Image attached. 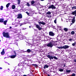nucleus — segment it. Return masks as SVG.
I'll return each mask as SVG.
<instances>
[{"mask_svg": "<svg viewBox=\"0 0 76 76\" xmlns=\"http://www.w3.org/2000/svg\"><path fill=\"white\" fill-rule=\"evenodd\" d=\"M47 46L49 47H52L53 46V45L51 42H50L49 44H48L47 45Z\"/></svg>", "mask_w": 76, "mask_h": 76, "instance_id": "0eeeda50", "label": "nucleus"}, {"mask_svg": "<svg viewBox=\"0 0 76 76\" xmlns=\"http://www.w3.org/2000/svg\"><path fill=\"white\" fill-rule=\"evenodd\" d=\"M71 14L73 15H75L76 14V10L72 12Z\"/></svg>", "mask_w": 76, "mask_h": 76, "instance_id": "a211bd4d", "label": "nucleus"}, {"mask_svg": "<svg viewBox=\"0 0 76 76\" xmlns=\"http://www.w3.org/2000/svg\"><path fill=\"white\" fill-rule=\"evenodd\" d=\"M76 42H74V43H73L72 44L73 46H75V45H76Z\"/></svg>", "mask_w": 76, "mask_h": 76, "instance_id": "473e14b6", "label": "nucleus"}, {"mask_svg": "<svg viewBox=\"0 0 76 76\" xmlns=\"http://www.w3.org/2000/svg\"><path fill=\"white\" fill-rule=\"evenodd\" d=\"M38 23L39 24H42V25H45V22H43L42 21L40 22V21H38Z\"/></svg>", "mask_w": 76, "mask_h": 76, "instance_id": "f8f14e48", "label": "nucleus"}, {"mask_svg": "<svg viewBox=\"0 0 76 76\" xmlns=\"http://www.w3.org/2000/svg\"><path fill=\"white\" fill-rule=\"evenodd\" d=\"M58 28L60 30L61 29V27L60 26H58Z\"/></svg>", "mask_w": 76, "mask_h": 76, "instance_id": "7c9ffc66", "label": "nucleus"}, {"mask_svg": "<svg viewBox=\"0 0 76 76\" xmlns=\"http://www.w3.org/2000/svg\"><path fill=\"white\" fill-rule=\"evenodd\" d=\"M6 58V57H5V58H4L5 59V58Z\"/></svg>", "mask_w": 76, "mask_h": 76, "instance_id": "864d4df0", "label": "nucleus"}, {"mask_svg": "<svg viewBox=\"0 0 76 76\" xmlns=\"http://www.w3.org/2000/svg\"><path fill=\"white\" fill-rule=\"evenodd\" d=\"M17 1H20V0H17Z\"/></svg>", "mask_w": 76, "mask_h": 76, "instance_id": "3c124183", "label": "nucleus"}, {"mask_svg": "<svg viewBox=\"0 0 76 76\" xmlns=\"http://www.w3.org/2000/svg\"><path fill=\"white\" fill-rule=\"evenodd\" d=\"M33 65H34V64H33Z\"/></svg>", "mask_w": 76, "mask_h": 76, "instance_id": "4d7b16f0", "label": "nucleus"}, {"mask_svg": "<svg viewBox=\"0 0 76 76\" xmlns=\"http://www.w3.org/2000/svg\"><path fill=\"white\" fill-rule=\"evenodd\" d=\"M19 23H20V21H19V20H17L16 21L15 23H13L12 25H15V26L17 27V26H18L19 24H20Z\"/></svg>", "mask_w": 76, "mask_h": 76, "instance_id": "7ed1b4c3", "label": "nucleus"}, {"mask_svg": "<svg viewBox=\"0 0 76 76\" xmlns=\"http://www.w3.org/2000/svg\"><path fill=\"white\" fill-rule=\"evenodd\" d=\"M1 41V40H0V42Z\"/></svg>", "mask_w": 76, "mask_h": 76, "instance_id": "5fc2aeb1", "label": "nucleus"}, {"mask_svg": "<svg viewBox=\"0 0 76 76\" xmlns=\"http://www.w3.org/2000/svg\"><path fill=\"white\" fill-rule=\"evenodd\" d=\"M49 35L50 36H52V37H54L55 34L52 31H50L49 33Z\"/></svg>", "mask_w": 76, "mask_h": 76, "instance_id": "1a4fd4ad", "label": "nucleus"}, {"mask_svg": "<svg viewBox=\"0 0 76 76\" xmlns=\"http://www.w3.org/2000/svg\"><path fill=\"white\" fill-rule=\"evenodd\" d=\"M48 67H49V66L47 65H45L44 66V69H46V68H48Z\"/></svg>", "mask_w": 76, "mask_h": 76, "instance_id": "f3484780", "label": "nucleus"}, {"mask_svg": "<svg viewBox=\"0 0 76 76\" xmlns=\"http://www.w3.org/2000/svg\"><path fill=\"white\" fill-rule=\"evenodd\" d=\"M9 6H10V3H8L6 5L7 8H8V7H9Z\"/></svg>", "mask_w": 76, "mask_h": 76, "instance_id": "aec40b11", "label": "nucleus"}, {"mask_svg": "<svg viewBox=\"0 0 76 76\" xmlns=\"http://www.w3.org/2000/svg\"><path fill=\"white\" fill-rule=\"evenodd\" d=\"M0 69H2V68L0 67Z\"/></svg>", "mask_w": 76, "mask_h": 76, "instance_id": "a18cd8bd", "label": "nucleus"}, {"mask_svg": "<svg viewBox=\"0 0 76 76\" xmlns=\"http://www.w3.org/2000/svg\"><path fill=\"white\" fill-rule=\"evenodd\" d=\"M47 17H48V18H51V15H47L46 16Z\"/></svg>", "mask_w": 76, "mask_h": 76, "instance_id": "c85d7f7f", "label": "nucleus"}, {"mask_svg": "<svg viewBox=\"0 0 76 76\" xmlns=\"http://www.w3.org/2000/svg\"><path fill=\"white\" fill-rule=\"evenodd\" d=\"M15 7H15V5H12V9H15Z\"/></svg>", "mask_w": 76, "mask_h": 76, "instance_id": "6ab92c4d", "label": "nucleus"}, {"mask_svg": "<svg viewBox=\"0 0 76 76\" xmlns=\"http://www.w3.org/2000/svg\"><path fill=\"white\" fill-rule=\"evenodd\" d=\"M7 64H8V65H10V64H9V63H7Z\"/></svg>", "mask_w": 76, "mask_h": 76, "instance_id": "49530a36", "label": "nucleus"}, {"mask_svg": "<svg viewBox=\"0 0 76 76\" xmlns=\"http://www.w3.org/2000/svg\"><path fill=\"white\" fill-rule=\"evenodd\" d=\"M8 70H9V69L8 68Z\"/></svg>", "mask_w": 76, "mask_h": 76, "instance_id": "603ef678", "label": "nucleus"}, {"mask_svg": "<svg viewBox=\"0 0 76 76\" xmlns=\"http://www.w3.org/2000/svg\"><path fill=\"white\" fill-rule=\"evenodd\" d=\"M2 38H3V37H2Z\"/></svg>", "mask_w": 76, "mask_h": 76, "instance_id": "6e6d98bb", "label": "nucleus"}, {"mask_svg": "<svg viewBox=\"0 0 76 76\" xmlns=\"http://www.w3.org/2000/svg\"><path fill=\"white\" fill-rule=\"evenodd\" d=\"M75 15V16H76V13Z\"/></svg>", "mask_w": 76, "mask_h": 76, "instance_id": "09e8293b", "label": "nucleus"}, {"mask_svg": "<svg viewBox=\"0 0 76 76\" xmlns=\"http://www.w3.org/2000/svg\"><path fill=\"white\" fill-rule=\"evenodd\" d=\"M57 47L58 48H59V49H60V48H61V49H63V46H62V47L61 46L60 47Z\"/></svg>", "mask_w": 76, "mask_h": 76, "instance_id": "393cba45", "label": "nucleus"}, {"mask_svg": "<svg viewBox=\"0 0 76 76\" xmlns=\"http://www.w3.org/2000/svg\"><path fill=\"white\" fill-rule=\"evenodd\" d=\"M46 56L47 57H48V58H49V59H50V60H51V59L52 60H53V58H54L55 59V60H57L58 59L56 57L53 56H51L50 55H47Z\"/></svg>", "mask_w": 76, "mask_h": 76, "instance_id": "f03ea898", "label": "nucleus"}, {"mask_svg": "<svg viewBox=\"0 0 76 76\" xmlns=\"http://www.w3.org/2000/svg\"><path fill=\"white\" fill-rule=\"evenodd\" d=\"M64 30L66 32H67V31H68V28H64Z\"/></svg>", "mask_w": 76, "mask_h": 76, "instance_id": "5701e85b", "label": "nucleus"}, {"mask_svg": "<svg viewBox=\"0 0 76 76\" xmlns=\"http://www.w3.org/2000/svg\"><path fill=\"white\" fill-rule=\"evenodd\" d=\"M17 1L18 2V4H20V1Z\"/></svg>", "mask_w": 76, "mask_h": 76, "instance_id": "72a5a7b5", "label": "nucleus"}, {"mask_svg": "<svg viewBox=\"0 0 76 76\" xmlns=\"http://www.w3.org/2000/svg\"><path fill=\"white\" fill-rule=\"evenodd\" d=\"M23 76H27L26 75H24Z\"/></svg>", "mask_w": 76, "mask_h": 76, "instance_id": "c03bdc74", "label": "nucleus"}, {"mask_svg": "<svg viewBox=\"0 0 76 76\" xmlns=\"http://www.w3.org/2000/svg\"><path fill=\"white\" fill-rule=\"evenodd\" d=\"M73 41V39H69V41Z\"/></svg>", "mask_w": 76, "mask_h": 76, "instance_id": "58836bf2", "label": "nucleus"}, {"mask_svg": "<svg viewBox=\"0 0 76 76\" xmlns=\"http://www.w3.org/2000/svg\"><path fill=\"white\" fill-rule=\"evenodd\" d=\"M26 13L28 15H29V13H28V12H26Z\"/></svg>", "mask_w": 76, "mask_h": 76, "instance_id": "ea45409f", "label": "nucleus"}, {"mask_svg": "<svg viewBox=\"0 0 76 76\" xmlns=\"http://www.w3.org/2000/svg\"><path fill=\"white\" fill-rule=\"evenodd\" d=\"M66 72H67V73H70V72H71V70H66Z\"/></svg>", "mask_w": 76, "mask_h": 76, "instance_id": "bb28decb", "label": "nucleus"}, {"mask_svg": "<svg viewBox=\"0 0 76 76\" xmlns=\"http://www.w3.org/2000/svg\"><path fill=\"white\" fill-rule=\"evenodd\" d=\"M36 3H37L36 1H31V4L33 6H36V5H37V4Z\"/></svg>", "mask_w": 76, "mask_h": 76, "instance_id": "39448f33", "label": "nucleus"}, {"mask_svg": "<svg viewBox=\"0 0 76 76\" xmlns=\"http://www.w3.org/2000/svg\"><path fill=\"white\" fill-rule=\"evenodd\" d=\"M11 28H12V27H10V29H11Z\"/></svg>", "mask_w": 76, "mask_h": 76, "instance_id": "37998d69", "label": "nucleus"}, {"mask_svg": "<svg viewBox=\"0 0 76 76\" xmlns=\"http://www.w3.org/2000/svg\"><path fill=\"white\" fill-rule=\"evenodd\" d=\"M57 41H53V40H52L51 42H52V44L53 45H57Z\"/></svg>", "mask_w": 76, "mask_h": 76, "instance_id": "20e7f679", "label": "nucleus"}, {"mask_svg": "<svg viewBox=\"0 0 76 76\" xmlns=\"http://www.w3.org/2000/svg\"><path fill=\"white\" fill-rule=\"evenodd\" d=\"M64 67H66V64H64Z\"/></svg>", "mask_w": 76, "mask_h": 76, "instance_id": "79ce46f5", "label": "nucleus"}, {"mask_svg": "<svg viewBox=\"0 0 76 76\" xmlns=\"http://www.w3.org/2000/svg\"><path fill=\"white\" fill-rule=\"evenodd\" d=\"M72 10H74V9H75V10H76V6H75V5H74L73 7H72Z\"/></svg>", "mask_w": 76, "mask_h": 76, "instance_id": "dca6fc26", "label": "nucleus"}, {"mask_svg": "<svg viewBox=\"0 0 76 76\" xmlns=\"http://www.w3.org/2000/svg\"><path fill=\"white\" fill-rule=\"evenodd\" d=\"M1 55H4L5 54V52H4V49L2 50V51L1 52Z\"/></svg>", "mask_w": 76, "mask_h": 76, "instance_id": "2eb2a0df", "label": "nucleus"}, {"mask_svg": "<svg viewBox=\"0 0 76 76\" xmlns=\"http://www.w3.org/2000/svg\"><path fill=\"white\" fill-rule=\"evenodd\" d=\"M26 4L28 7H29V6H30V4H29L28 3H27Z\"/></svg>", "mask_w": 76, "mask_h": 76, "instance_id": "c756f323", "label": "nucleus"}, {"mask_svg": "<svg viewBox=\"0 0 76 76\" xmlns=\"http://www.w3.org/2000/svg\"><path fill=\"white\" fill-rule=\"evenodd\" d=\"M41 1H44V0H40Z\"/></svg>", "mask_w": 76, "mask_h": 76, "instance_id": "de8ad7c7", "label": "nucleus"}, {"mask_svg": "<svg viewBox=\"0 0 76 76\" xmlns=\"http://www.w3.org/2000/svg\"><path fill=\"white\" fill-rule=\"evenodd\" d=\"M36 25L37 28L39 29V31L42 29V28L40 27V26H39V24H36Z\"/></svg>", "mask_w": 76, "mask_h": 76, "instance_id": "9d476101", "label": "nucleus"}, {"mask_svg": "<svg viewBox=\"0 0 76 76\" xmlns=\"http://www.w3.org/2000/svg\"><path fill=\"white\" fill-rule=\"evenodd\" d=\"M56 7H54V5H50L49 6L48 9H56Z\"/></svg>", "mask_w": 76, "mask_h": 76, "instance_id": "423d86ee", "label": "nucleus"}, {"mask_svg": "<svg viewBox=\"0 0 76 76\" xmlns=\"http://www.w3.org/2000/svg\"><path fill=\"white\" fill-rule=\"evenodd\" d=\"M75 34V31H72L71 32V35H74Z\"/></svg>", "mask_w": 76, "mask_h": 76, "instance_id": "a878e982", "label": "nucleus"}, {"mask_svg": "<svg viewBox=\"0 0 76 76\" xmlns=\"http://www.w3.org/2000/svg\"><path fill=\"white\" fill-rule=\"evenodd\" d=\"M17 19H22V15L21 14H18V15L17 17Z\"/></svg>", "mask_w": 76, "mask_h": 76, "instance_id": "6e6552de", "label": "nucleus"}, {"mask_svg": "<svg viewBox=\"0 0 76 76\" xmlns=\"http://www.w3.org/2000/svg\"><path fill=\"white\" fill-rule=\"evenodd\" d=\"M59 71H60V72H63V69H61L59 70Z\"/></svg>", "mask_w": 76, "mask_h": 76, "instance_id": "2f4dec72", "label": "nucleus"}, {"mask_svg": "<svg viewBox=\"0 0 76 76\" xmlns=\"http://www.w3.org/2000/svg\"><path fill=\"white\" fill-rule=\"evenodd\" d=\"M1 10H3V6H1V8L0 9Z\"/></svg>", "mask_w": 76, "mask_h": 76, "instance_id": "cd10ccee", "label": "nucleus"}, {"mask_svg": "<svg viewBox=\"0 0 76 76\" xmlns=\"http://www.w3.org/2000/svg\"><path fill=\"white\" fill-rule=\"evenodd\" d=\"M56 21H57V19H56L54 20V22L55 23H57Z\"/></svg>", "mask_w": 76, "mask_h": 76, "instance_id": "c9c22d12", "label": "nucleus"}, {"mask_svg": "<svg viewBox=\"0 0 76 76\" xmlns=\"http://www.w3.org/2000/svg\"><path fill=\"white\" fill-rule=\"evenodd\" d=\"M72 22L73 23H75V17L74 16L73 17V18Z\"/></svg>", "mask_w": 76, "mask_h": 76, "instance_id": "4468645a", "label": "nucleus"}, {"mask_svg": "<svg viewBox=\"0 0 76 76\" xmlns=\"http://www.w3.org/2000/svg\"><path fill=\"white\" fill-rule=\"evenodd\" d=\"M74 61L75 63H76V59L74 60Z\"/></svg>", "mask_w": 76, "mask_h": 76, "instance_id": "a19ab883", "label": "nucleus"}, {"mask_svg": "<svg viewBox=\"0 0 76 76\" xmlns=\"http://www.w3.org/2000/svg\"><path fill=\"white\" fill-rule=\"evenodd\" d=\"M29 28H31V26H29Z\"/></svg>", "mask_w": 76, "mask_h": 76, "instance_id": "8fccbe9b", "label": "nucleus"}, {"mask_svg": "<svg viewBox=\"0 0 76 76\" xmlns=\"http://www.w3.org/2000/svg\"><path fill=\"white\" fill-rule=\"evenodd\" d=\"M7 20L4 21V25H6V23H7Z\"/></svg>", "mask_w": 76, "mask_h": 76, "instance_id": "b1692460", "label": "nucleus"}, {"mask_svg": "<svg viewBox=\"0 0 76 76\" xmlns=\"http://www.w3.org/2000/svg\"><path fill=\"white\" fill-rule=\"evenodd\" d=\"M46 14H47V15H51V12H50V11H48V12H46Z\"/></svg>", "mask_w": 76, "mask_h": 76, "instance_id": "4be33fe9", "label": "nucleus"}, {"mask_svg": "<svg viewBox=\"0 0 76 76\" xmlns=\"http://www.w3.org/2000/svg\"><path fill=\"white\" fill-rule=\"evenodd\" d=\"M4 19L3 18H1L0 20V22H1L2 23H3V20Z\"/></svg>", "mask_w": 76, "mask_h": 76, "instance_id": "412c9836", "label": "nucleus"}, {"mask_svg": "<svg viewBox=\"0 0 76 76\" xmlns=\"http://www.w3.org/2000/svg\"><path fill=\"white\" fill-rule=\"evenodd\" d=\"M27 52L29 53V52H31V50L30 49H28L27 50Z\"/></svg>", "mask_w": 76, "mask_h": 76, "instance_id": "f704fd0d", "label": "nucleus"}, {"mask_svg": "<svg viewBox=\"0 0 76 76\" xmlns=\"http://www.w3.org/2000/svg\"><path fill=\"white\" fill-rule=\"evenodd\" d=\"M2 35H3L4 37H5L7 38H10V35H9V33L8 32H3L2 33Z\"/></svg>", "mask_w": 76, "mask_h": 76, "instance_id": "f257e3e1", "label": "nucleus"}, {"mask_svg": "<svg viewBox=\"0 0 76 76\" xmlns=\"http://www.w3.org/2000/svg\"><path fill=\"white\" fill-rule=\"evenodd\" d=\"M15 55H12L10 56V58H15L16 57V53H15Z\"/></svg>", "mask_w": 76, "mask_h": 76, "instance_id": "ddd939ff", "label": "nucleus"}, {"mask_svg": "<svg viewBox=\"0 0 76 76\" xmlns=\"http://www.w3.org/2000/svg\"><path fill=\"white\" fill-rule=\"evenodd\" d=\"M75 75L76 74H75L73 73L71 76H75Z\"/></svg>", "mask_w": 76, "mask_h": 76, "instance_id": "e433bc0d", "label": "nucleus"}, {"mask_svg": "<svg viewBox=\"0 0 76 76\" xmlns=\"http://www.w3.org/2000/svg\"><path fill=\"white\" fill-rule=\"evenodd\" d=\"M24 24H25V23H22L20 24V26H22V25H24Z\"/></svg>", "mask_w": 76, "mask_h": 76, "instance_id": "4c0bfd02", "label": "nucleus"}, {"mask_svg": "<svg viewBox=\"0 0 76 76\" xmlns=\"http://www.w3.org/2000/svg\"><path fill=\"white\" fill-rule=\"evenodd\" d=\"M69 48V46L68 45H65L63 46V49H67Z\"/></svg>", "mask_w": 76, "mask_h": 76, "instance_id": "9b49d317", "label": "nucleus"}]
</instances>
